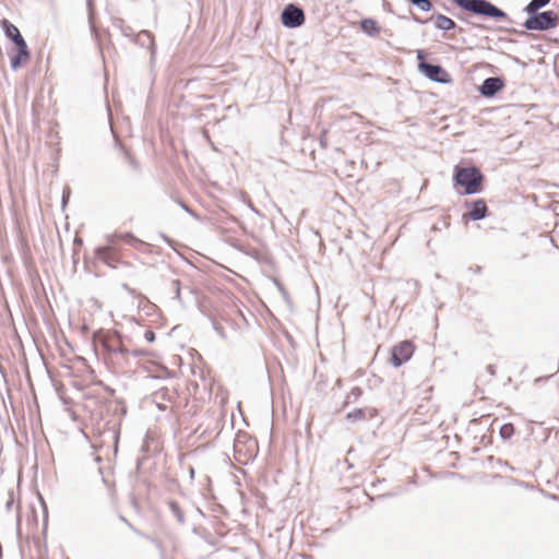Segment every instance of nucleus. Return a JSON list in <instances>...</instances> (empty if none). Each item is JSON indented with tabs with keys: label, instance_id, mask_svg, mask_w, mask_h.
<instances>
[{
	"label": "nucleus",
	"instance_id": "1",
	"mask_svg": "<svg viewBox=\"0 0 559 559\" xmlns=\"http://www.w3.org/2000/svg\"><path fill=\"white\" fill-rule=\"evenodd\" d=\"M483 175L476 167H456L454 182L464 188L465 194H475L480 190Z\"/></svg>",
	"mask_w": 559,
	"mask_h": 559
},
{
	"label": "nucleus",
	"instance_id": "2",
	"mask_svg": "<svg viewBox=\"0 0 559 559\" xmlns=\"http://www.w3.org/2000/svg\"><path fill=\"white\" fill-rule=\"evenodd\" d=\"M463 10L493 19H506L507 14L488 0H453Z\"/></svg>",
	"mask_w": 559,
	"mask_h": 559
},
{
	"label": "nucleus",
	"instance_id": "3",
	"mask_svg": "<svg viewBox=\"0 0 559 559\" xmlns=\"http://www.w3.org/2000/svg\"><path fill=\"white\" fill-rule=\"evenodd\" d=\"M559 19L554 11L530 14L524 22V27L528 31H547L558 25Z\"/></svg>",
	"mask_w": 559,
	"mask_h": 559
},
{
	"label": "nucleus",
	"instance_id": "4",
	"mask_svg": "<svg viewBox=\"0 0 559 559\" xmlns=\"http://www.w3.org/2000/svg\"><path fill=\"white\" fill-rule=\"evenodd\" d=\"M281 20L284 26L296 28L304 24L305 13L295 4H288L282 12Z\"/></svg>",
	"mask_w": 559,
	"mask_h": 559
},
{
	"label": "nucleus",
	"instance_id": "5",
	"mask_svg": "<svg viewBox=\"0 0 559 559\" xmlns=\"http://www.w3.org/2000/svg\"><path fill=\"white\" fill-rule=\"evenodd\" d=\"M414 353V345L408 341H403L392 349L391 362L394 367H400L408 361Z\"/></svg>",
	"mask_w": 559,
	"mask_h": 559
},
{
	"label": "nucleus",
	"instance_id": "6",
	"mask_svg": "<svg viewBox=\"0 0 559 559\" xmlns=\"http://www.w3.org/2000/svg\"><path fill=\"white\" fill-rule=\"evenodd\" d=\"M504 86L503 81L500 78H487L479 91L483 96L490 97L497 94Z\"/></svg>",
	"mask_w": 559,
	"mask_h": 559
},
{
	"label": "nucleus",
	"instance_id": "7",
	"mask_svg": "<svg viewBox=\"0 0 559 559\" xmlns=\"http://www.w3.org/2000/svg\"><path fill=\"white\" fill-rule=\"evenodd\" d=\"M16 47H17L16 55H14L10 58L11 68L14 71H16L22 64L26 63L31 57L26 43L19 45Z\"/></svg>",
	"mask_w": 559,
	"mask_h": 559
},
{
	"label": "nucleus",
	"instance_id": "8",
	"mask_svg": "<svg viewBox=\"0 0 559 559\" xmlns=\"http://www.w3.org/2000/svg\"><path fill=\"white\" fill-rule=\"evenodd\" d=\"M2 29L8 38H10L16 46L25 44L23 36L19 28L8 20L1 22Z\"/></svg>",
	"mask_w": 559,
	"mask_h": 559
},
{
	"label": "nucleus",
	"instance_id": "9",
	"mask_svg": "<svg viewBox=\"0 0 559 559\" xmlns=\"http://www.w3.org/2000/svg\"><path fill=\"white\" fill-rule=\"evenodd\" d=\"M419 69L430 80L436 81V82H444L443 79L439 78V74L443 72V70L440 66L421 62L419 64Z\"/></svg>",
	"mask_w": 559,
	"mask_h": 559
},
{
	"label": "nucleus",
	"instance_id": "10",
	"mask_svg": "<svg viewBox=\"0 0 559 559\" xmlns=\"http://www.w3.org/2000/svg\"><path fill=\"white\" fill-rule=\"evenodd\" d=\"M487 206L483 200H477L473 203V209L468 213V217L473 221L483 219L486 216Z\"/></svg>",
	"mask_w": 559,
	"mask_h": 559
},
{
	"label": "nucleus",
	"instance_id": "11",
	"mask_svg": "<svg viewBox=\"0 0 559 559\" xmlns=\"http://www.w3.org/2000/svg\"><path fill=\"white\" fill-rule=\"evenodd\" d=\"M435 25L438 29L441 31H450L455 27L454 21L442 14L437 15L435 20Z\"/></svg>",
	"mask_w": 559,
	"mask_h": 559
},
{
	"label": "nucleus",
	"instance_id": "12",
	"mask_svg": "<svg viewBox=\"0 0 559 559\" xmlns=\"http://www.w3.org/2000/svg\"><path fill=\"white\" fill-rule=\"evenodd\" d=\"M550 0H532L524 9L527 14H534L539 9L546 7Z\"/></svg>",
	"mask_w": 559,
	"mask_h": 559
},
{
	"label": "nucleus",
	"instance_id": "13",
	"mask_svg": "<svg viewBox=\"0 0 559 559\" xmlns=\"http://www.w3.org/2000/svg\"><path fill=\"white\" fill-rule=\"evenodd\" d=\"M116 239H121L122 241L130 243V245H134V243L139 242V240L133 235L128 234V233L121 234V235L108 236L109 243H115Z\"/></svg>",
	"mask_w": 559,
	"mask_h": 559
},
{
	"label": "nucleus",
	"instance_id": "14",
	"mask_svg": "<svg viewBox=\"0 0 559 559\" xmlns=\"http://www.w3.org/2000/svg\"><path fill=\"white\" fill-rule=\"evenodd\" d=\"M361 28L369 35L379 33V28L377 27V23L373 20L366 19L361 21Z\"/></svg>",
	"mask_w": 559,
	"mask_h": 559
},
{
	"label": "nucleus",
	"instance_id": "15",
	"mask_svg": "<svg viewBox=\"0 0 559 559\" xmlns=\"http://www.w3.org/2000/svg\"><path fill=\"white\" fill-rule=\"evenodd\" d=\"M168 507L171 510L173 514L176 516L177 521L182 523L185 521V514L181 511L179 504L175 501H170L168 503Z\"/></svg>",
	"mask_w": 559,
	"mask_h": 559
},
{
	"label": "nucleus",
	"instance_id": "16",
	"mask_svg": "<svg viewBox=\"0 0 559 559\" xmlns=\"http://www.w3.org/2000/svg\"><path fill=\"white\" fill-rule=\"evenodd\" d=\"M409 2L417 7L420 11L423 12H428L430 11L432 4L429 0H409Z\"/></svg>",
	"mask_w": 559,
	"mask_h": 559
},
{
	"label": "nucleus",
	"instance_id": "17",
	"mask_svg": "<svg viewBox=\"0 0 559 559\" xmlns=\"http://www.w3.org/2000/svg\"><path fill=\"white\" fill-rule=\"evenodd\" d=\"M347 419L349 420H360V419H364L365 418V412L362 409H355L350 413L347 414Z\"/></svg>",
	"mask_w": 559,
	"mask_h": 559
},
{
	"label": "nucleus",
	"instance_id": "18",
	"mask_svg": "<svg viewBox=\"0 0 559 559\" xmlns=\"http://www.w3.org/2000/svg\"><path fill=\"white\" fill-rule=\"evenodd\" d=\"M513 433V426L511 424H506L500 429V435L503 439H509Z\"/></svg>",
	"mask_w": 559,
	"mask_h": 559
},
{
	"label": "nucleus",
	"instance_id": "19",
	"mask_svg": "<svg viewBox=\"0 0 559 559\" xmlns=\"http://www.w3.org/2000/svg\"><path fill=\"white\" fill-rule=\"evenodd\" d=\"M110 250V246L100 247L96 250V253L99 258H105L107 254H109Z\"/></svg>",
	"mask_w": 559,
	"mask_h": 559
},
{
	"label": "nucleus",
	"instance_id": "20",
	"mask_svg": "<svg viewBox=\"0 0 559 559\" xmlns=\"http://www.w3.org/2000/svg\"><path fill=\"white\" fill-rule=\"evenodd\" d=\"M144 338L148 343H153L155 341V333L152 330H146L144 333Z\"/></svg>",
	"mask_w": 559,
	"mask_h": 559
},
{
	"label": "nucleus",
	"instance_id": "21",
	"mask_svg": "<svg viewBox=\"0 0 559 559\" xmlns=\"http://www.w3.org/2000/svg\"><path fill=\"white\" fill-rule=\"evenodd\" d=\"M173 285L175 287L176 297L179 299L180 298V285H179V282L178 281H174Z\"/></svg>",
	"mask_w": 559,
	"mask_h": 559
},
{
	"label": "nucleus",
	"instance_id": "22",
	"mask_svg": "<svg viewBox=\"0 0 559 559\" xmlns=\"http://www.w3.org/2000/svg\"><path fill=\"white\" fill-rule=\"evenodd\" d=\"M126 155V158L127 160L130 163V165L133 167V168H136V164L135 162L133 160V158L130 156V154L128 152L124 153Z\"/></svg>",
	"mask_w": 559,
	"mask_h": 559
},
{
	"label": "nucleus",
	"instance_id": "23",
	"mask_svg": "<svg viewBox=\"0 0 559 559\" xmlns=\"http://www.w3.org/2000/svg\"><path fill=\"white\" fill-rule=\"evenodd\" d=\"M280 290H281V293H282V295H283L284 299H285V300H288V293H287L285 289H283L282 287H280Z\"/></svg>",
	"mask_w": 559,
	"mask_h": 559
},
{
	"label": "nucleus",
	"instance_id": "24",
	"mask_svg": "<svg viewBox=\"0 0 559 559\" xmlns=\"http://www.w3.org/2000/svg\"><path fill=\"white\" fill-rule=\"evenodd\" d=\"M143 34H144L145 36H147V38H148L150 40H152V35H151V33H150V32H146V31H145V32H143Z\"/></svg>",
	"mask_w": 559,
	"mask_h": 559
},
{
	"label": "nucleus",
	"instance_id": "25",
	"mask_svg": "<svg viewBox=\"0 0 559 559\" xmlns=\"http://www.w3.org/2000/svg\"><path fill=\"white\" fill-rule=\"evenodd\" d=\"M354 395H358L360 393V390L358 388H355L353 390Z\"/></svg>",
	"mask_w": 559,
	"mask_h": 559
}]
</instances>
